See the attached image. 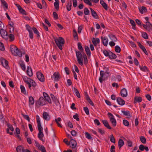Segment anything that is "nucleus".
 Returning a JSON list of instances; mask_svg holds the SVG:
<instances>
[{"mask_svg": "<svg viewBox=\"0 0 152 152\" xmlns=\"http://www.w3.org/2000/svg\"><path fill=\"white\" fill-rule=\"evenodd\" d=\"M54 41L59 48L61 50H62V46L64 43V41L63 38L61 37L58 38H54Z\"/></svg>", "mask_w": 152, "mask_h": 152, "instance_id": "f257e3e1", "label": "nucleus"}, {"mask_svg": "<svg viewBox=\"0 0 152 152\" xmlns=\"http://www.w3.org/2000/svg\"><path fill=\"white\" fill-rule=\"evenodd\" d=\"M10 49L11 53L14 55L19 56V57L22 56L21 52L19 51L18 48L16 46L13 45H11Z\"/></svg>", "mask_w": 152, "mask_h": 152, "instance_id": "f03ea898", "label": "nucleus"}, {"mask_svg": "<svg viewBox=\"0 0 152 152\" xmlns=\"http://www.w3.org/2000/svg\"><path fill=\"white\" fill-rule=\"evenodd\" d=\"M100 75V77L99 78V80L101 83H102L103 80H105L110 75L109 72L107 71L105 72L103 71H101Z\"/></svg>", "mask_w": 152, "mask_h": 152, "instance_id": "7ed1b4c3", "label": "nucleus"}, {"mask_svg": "<svg viewBox=\"0 0 152 152\" xmlns=\"http://www.w3.org/2000/svg\"><path fill=\"white\" fill-rule=\"evenodd\" d=\"M76 54L77 61L79 64L81 65H83V58L82 54L81 53L78 51H77L76 52Z\"/></svg>", "mask_w": 152, "mask_h": 152, "instance_id": "20e7f679", "label": "nucleus"}, {"mask_svg": "<svg viewBox=\"0 0 152 152\" xmlns=\"http://www.w3.org/2000/svg\"><path fill=\"white\" fill-rule=\"evenodd\" d=\"M39 133L38 134V137L42 141H44L43 137L44 135L43 132V129L42 127L38 128Z\"/></svg>", "mask_w": 152, "mask_h": 152, "instance_id": "39448f33", "label": "nucleus"}, {"mask_svg": "<svg viewBox=\"0 0 152 152\" xmlns=\"http://www.w3.org/2000/svg\"><path fill=\"white\" fill-rule=\"evenodd\" d=\"M46 103V101L42 97H40L36 102L37 105H44Z\"/></svg>", "mask_w": 152, "mask_h": 152, "instance_id": "423d86ee", "label": "nucleus"}, {"mask_svg": "<svg viewBox=\"0 0 152 152\" xmlns=\"http://www.w3.org/2000/svg\"><path fill=\"white\" fill-rule=\"evenodd\" d=\"M108 115L110 116V121L111 122L113 126H115L116 125V121L114 118V116H113L112 114L110 113H108Z\"/></svg>", "mask_w": 152, "mask_h": 152, "instance_id": "0eeeda50", "label": "nucleus"}, {"mask_svg": "<svg viewBox=\"0 0 152 152\" xmlns=\"http://www.w3.org/2000/svg\"><path fill=\"white\" fill-rule=\"evenodd\" d=\"M0 33L1 37L4 39L6 40L8 38V35L6 31L3 28L0 30Z\"/></svg>", "mask_w": 152, "mask_h": 152, "instance_id": "6e6552de", "label": "nucleus"}, {"mask_svg": "<svg viewBox=\"0 0 152 152\" xmlns=\"http://www.w3.org/2000/svg\"><path fill=\"white\" fill-rule=\"evenodd\" d=\"M1 62L2 66L7 69H9L10 67L8 65V62L7 61L3 58H1Z\"/></svg>", "mask_w": 152, "mask_h": 152, "instance_id": "1a4fd4ad", "label": "nucleus"}, {"mask_svg": "<svg viewBox=\"0 0 152 152\" xmlns=\"http://www.w3.org/2000/svg\"><path fill=\"white\" fill-rule=\"evenodd\" d=\"M37 78L39 80L42 82L44 81L45 78L44 76L41 72H37Z\"/></svg>", "mask_w": 152, "mask_h": 152, "instance_id": "9d476101", "label": "nucleus"}, {"mask_svg": "<svg viewBox=\"0 0 152 152\" xmlns=\"http://www.w3.org/2000/svg\"><path fill=\"white\" fill-rule=\"evenodd\" d=\"M51 78H53L54 81H57L60 78V75L58 72H55L51 77Z\"/></svg>", "mask_w": 152, "mask_h": 152, "instance_id": "9b49d317", "label": "nucleus"}, {"mask_svg": "<svg viewBox=\"0 0 152 152\" xmlns=\"http://www.w3.org/2000/svg\"><path fill=\"white\" fill-rule=\"evenodd\" d=\"M42 117L44 120L49 121L50 118V116L49 114L46 112H44L42 115Z\"/></svg>", "mask_w": 152, "mask_h": 152, "instance_id": "f8f14e48", "label": "nucleus"}, {"mask_svg": "<svg viewBox=\"0 0 152 152\" xmlns=\"http://www.w3.org/2000/svg\"><path fill=\"white\" fill-rule=\"evenodd\" d=\"M69 145H71V147L72 148H75L77 145L76 141L74 139H72L69 142Z\"/></svg>", "mask_w": 152, "mask_h": 152, "instance_id": "ddd939ff", "label": "nucleus"}, {"mask_svg": "<svg viewBox=\"0 0 152 152\" xmlns=\"http://www.w3.org/2000/svg\"><path fill=\"white\" fill-rule=\"evenodd\" d=\"M112 80L113 81H116V80L121 81V77L120 75L113 76L112 77Z\"/></svg>", "mask_w": 152, "mask_h": 152, "instance_id": "4468645a", "label": "nucleus"}, {"mask_svg": "<svg viewBox=\"0 0 152 152\" xmlns=\"http://www.w3.org/2000/svg\"><path fill=\"white\" fill-rule=\"evenodd\" d=\"M121 96L123 97H126L127 96V90L126 89L124 88L121 90Z\"/></svg>", "mask_w": 152, "mask_h": 152, "instance_id": "2eb2a0df", "label": "nucleus"}, {"mask_svg": "<svg viewBox=\"0 0 152 152\" xmlns=\"http://www.w3.org/2000/svg\"><path fill=\"white\" fill-rule=\"evenodd\" d=\"M117 101L118 103L121 106H123L125 104L124 101L120 97H118L117 99Z\"/></svg>", "mask_w": 152, "mask_h": 152, "instance_id": "dca6fc26", "label": "nucleus"}, {"mask_svg": "<svg viewBox=\"0 0 152 152\" xmlns=\"http://www.w3.org/2000/svg\"><path fill=\"white\" fill-rule=\"evenodd\" d=\"M138 45L140 48L145 53L146 55H148V53L145 47L142 45L139 42H137Z\"/></svg>", "mask_w": 152, "mask_h": 152, "instance_id": "f3484780", "label": "nucleus"}, {"mask_svg": "<svg viewBox=\"0 0 152 152\" xmlns=\"http://www.w3.org/2000/svg\"><path fill=\"white\" fill-rule=\"evenodd\" d=\"M27 75L29 77H31L33 75L32 70L31 67L28 66L27 67Z\"/></svg>", "mask_w": 152, "mask_h": 152, "instance_id": "a211bd4d", "label": "nucleus"}, {"mask_svg": "<svg viewBox=\"0 0 152 152\" xmlns=\"http://www.w3.org/2000/svg\"><path fill=\"white\" fill-rule=\"evenodd\" d=\"M100 2L104 9L106 10H108V6L107 4L102 0H100Z\"/></svg>", "mask_w": 152, "mask_h": 152, "instance_id": "6ab92c4d", "label": "nucleus"}, {"mask_svg": "<svg viewBox=\"0 0 152 152\" xmlns=\"http://www.w3.org/2000/svg\"><path fill=\"white\" fill-rule=\"evenodd\" d=\"M25 150L24 147L21 145L19 146L16 148V151L17 152H24Z\"/></svg>", "mask_w": 152, "mask_h": 152, "instance_id": "aec40b11", "label": "nucleus"}, {"mask_svg": "<svg viewBox=\"0 0 152 152\" xmlns=\"http://www.w3.org/2000/svg\"><path fill=\"white\" fill-rule=\"evenodd\" d=\"M102 122L104 126L107 127L108 129H111V127L110 126L109 124L108 121L106 120H103Z\"/></svg>", "mask_w": 152, "mask_h": 152, "instance_id": "412c9836", "label": "nucleus"}, {"mask_svg": "<svg viewBox=\"0 0 152 152\" xmlns=\"http://www.w3.org/2000/svg\"><path fill=\"white\" fill-rule=\"evenodd\" d=\"M101 39L102 41V42L103 44L105 46H107V44H108V39L106 37H104L103 38L102 37Z\"/></svg>", "mask_w": 152, "mask_h": 152, "instance_id": "4be33fe9", "label": "nucleus"}, {"mask_svg": "<svg viewBox=\"0 0 152 152\" xmlns=\"http://www.w3.org/2000/svg\"><path fill=\"white\" fill-rule=\"evenodd\" d=\"M91 11V14L92 16L95 18L97 19L98 18V16L96 12L93 10L91 8H90Z\"/></svg>", "mask_w": 152, "mask_h": 152, "instance_id": "5701e85b", "label": "nucleus"}, {"mask_svg": "<svg viewBox=\"0 0 152 152\" xmlns=\"http://www.w3.org/2000/svg\"><path fill=\"white\" fill-rule=\"evenodd\" d=\"M124 144V141L121 139H119L118 141V146L120 149Z\"/></svg>", "mask_w": 152, "mask_h": 152, "instance_id": "b1692460", "label": "nucleus"}, {"mask_svg": "<svg viewBox=\"0 0 152 152\" xmlns=\"http://www.w3.org/2000/svg\"><path fill=\"white\" fill-rule=\"evenodd\" d=\"M37 118V127L38 128L42 127L41 125L40 121V119L39 116L38 115L36 116Z\"/></svg>", "mask_w": 152, "mask_h": 152, "instance_id": "393cba45", "label": "nucleus"}, {"mask_svg": "<svg viewBox=\"0 0 152 152\" xmlns=\"http://www.w3.org/2000/svg\"><path fill=\"white\" fill-rule=\"evenodd\" d=\"M34 103V98L32 96H30L29 98V105H33Z\"/></svg>", "mask_w": 152, "mask_h": 152, "instance_id": "a878e982", "label": "nucleus"}, {"mask_svg": "<svg viewBox=\"0 0 152 152\" xmlns=\"http://www.w3.org/2000/svg\"><path fill=\"white\" fill-rule=\"evenodd\" d=\"M73 90L75 94L79 98H80V94L79 93V91L76 88H75L74 87L73 89Z\"/></svg>", "mask_w": 152, "mask_h": 152, "instance_id": "bb28decb", "label": "nucleus"}, {"mask_svg": "<svg viewBox=\"0 0 152 152\" xmlns=\"http://www.w3.org/2000/svg\"><path fill=\"white\" fill-rule=\"evenodd\" d=\"M111 40L113 41L116 42L117 40V38L115 36L112 34H110L109 36Z\"/></svg>", "mask_w": 152, "mask_h": 152, "instance_id": "cd10ccee", "label": "nucleus"}, {"mask_svg": "<svg viewBox=\"0 0 152 152\" xmlns=\"http://www.w3.org/2000/svg\"><path fill=\"white\" fill-rule=\"evenodd\" d=\"M134 103L140 102L142 101V98L141 97L136 96L134 97Z\"/></svg>", "mask_w": 152, "mask_h": 152, "instance_id": "c85d7f7f", "label": "nucleus"}, {"mask_svg": "<svg viewBox=\"0 0 152 152\" xmlns=\"http://www.w3.org/2000/svg\"><path fill=\"white\" fill-rule=\"evenodd\" d=\"M72 6V3L71 1H70V2H68L66 6L67 10L68 11H70L71 9Z\"/></svg>", "mask_w": 152, "mask_h": 152, "instance_id": "c756f323", "label": "nucleus"}, {"mask_svg": "<svg viewBox=\"0 0 152 152\" xmlns=\"http://www.w3.org/2000/svg\"><path fill=\"white\" fill-rule=\"evenodd\" d=\"M116 56L114 53L111 52H110L109 57L111 59H115L116 58Z\"/></svg>", "mask_w": 152, "mask_h": 152, "instance_id": "7c9ffc66", "label": "nucleus"}, {"mask_svg": "<svg viewBox=\"0 0 152 152\" xmlns=\"http://www.w3.org/2000/svg\"><path fill=\"white\" fill-rule=\"evenodd\" d=\"M139 10L140 12L142 14H143L144 12H146L147 11V9L146 8L143 6H142V7H140L139 8Z\"/></svg>", "mask_w": 152, "mask_h": 152, "instance_id": "2f4dec72", "label": "nucleus"}, {"mask_svg": "<svg viewBox=\"0 0 152 152\" xmlns=\"http://www.w3.org/2000/svg\"><path fill=\"white\" fill-rule=\"evenodd\" d=\"M59 1H55L54 3V5L55 8L57 10H58L59 7Z\"/></svg>", "mask_w": 152, "mask_h": 152, "instance_id": "473e14b6", "label": "nucleus"}, {"mask_svg": "<svg viewBox=\"0 0 152 152\" xmlns=\"http://www.w3.org/2000/svg\"><path fill=\"white\" fill-rule=\"evenodd\" d=\"M85 49L87 55L88 56H90L91 52L88 47L87 46H86Z\"/></svg>", "mask_w": 152, "mask_h": 152, "instance_id": "72a5a7b5", "label": "nucleus"}, {"mask_svg": "<svg viewBox=\"0 0 152 152\" xmlns=\"http://www.w3.org/2000/svg\"><path fill=\"white\" fill-rule=\"evenodd\" d=\"M121 112L125 115L128 116H130V112L129 111L122 110Z\"/></svg>", "mask_w": 152, "mask_h": 152, "instance_id": "f704fd0d", "label": "nucleus"}, {"mask_svg": "<svg viewBox=\"0 0 152 152\" xmlns=\"http://www.w3.org/2000/svg\"><path fill=\"white\" fill-rule=\"evenodd\" d=\"M8 37L9 38L10 41L11 42L13 41L15 39V37L14 35L12 34H10L8 36Z\"/></svg>", "mask_w": 152, "mask_h": 152, "instance_id": "c9c22d12", "label": "nucleus"}, {"mask_svg": "<svg viewBox=\"0 0 152 152\" xmlns=\"http://www.w3.org/2000/svg\"><path fill=\"white\" fill-rule=\"evenodd\" d=\"M140 140L143 143L145 144L146 143V139L144 137L141 136L140 137Z\"/></svg>", "mask_w": 152, "mask_h": 152, "instance_id": "e433bc0d", "label": "nucleus"}, {"mask_svg": "<svg viewBox=\"0 0 152 152\" xmlns=\"http://www.w3.org/2000/svg\"><path fill=\"white\" fill-rule=\"evenodd\" d=\"M110 140L112 142L115 143V138L113 134H111L109 137Z\"/></svg>", "mask_w": 152, "mask_h": 152, "instance_id": "4c0bfd02", "label": "nucleus"}, {"mask_svg": "<svg viewBox=\"0 0 152 152\" xmlns=\"http://www.w3.org/2000/svg\"><path fill=\"white\" fill-rule=\"evenodd\" d=\"M86 137L88 139L90 140L92 139V137L91 134L88 133L86 132L85 133Z\"/></svg>", "mask_w": 152, "mask_h": 152, "instance_id": "58836bf2", "label": "nucleus"}, {"mask_svg": "<svg viewBox=\"0 0 152 152\" xmlns=\"http://www.w3.org/2000/svg\"><path fill=\"white\" fill-rule=\"evenodd\" d=\"M20 88L21 92L23 94H26V92L25 87L21 85Z\"/></svg>", "mask_w": 152, "mask_h": 152, "instance_id": "ea45409f", "label": "nucleus"}, {"mask_svg": "<svg viewBox=\"0 0 152 152\" xmlns=\"http://www.w3.org/2000/svg\"><path fill=\"white\" fill-rule=\"evenodd\" d=\"M115 51L117 53H120L121 51L120 47L118 45L115 46Z\"/></svg>", "mask_w": 152, "mask_h": 152, "instance_id": "a19ab883", "label": "nucleus"}, {"mask_svg": "<svg viewBox=\"0 0 152 152\" xmlns=\"http://www.w3.org/2000/svg\"><path fill=\"white\" fill-rule=\"evenodd\" d=\"M32 30H33L34 33L36 34L38 37H39L40 36L38 31L36 28L34 27L32 28Z\"/></svg>", "mask_w": 152, "mask_h": 152, "instance_id": "79ce46f5", "label": "nucleus"}, {"mask_svg": "<svg viewBox=\"0 0 152 152\" xmlns=\"http://www.w3.org/2000/svg\"><path fill=\"white\" fill-rule=\"evenodd\" d=\"M77 45L78 49L80 50L81 52H82L83 50V49L81 43L80 42H78Z\"/></svg>", "mask_w": 152, "mask_h": 152, "instance_id": "37998d69", "label": "nucleus"}, {"mask_svg": "<svg viewBox=\"0 0 152 152\" xmlns=\"http://www.w3.org/2000/svg\"><path fill=\"white\" fill-rule=\"evenodd\" d=\"M87 100L88 101L89 103L92 106H94V103H93L92 101L91 100V99L89 97L87 96Z\"/></svg>", "mask_w": 152, "mask_h": 152, "instance_id": "c03bdc74", "label": "nucleus"}, {"mask_svg": "<svg viewBox=\"0 0 152 152\" xmlns=\"http://www.w3.org/2000/svg\"><path fill=\"white\" fill-rule=\"evenodd\" d=\"M140 69L143 71L145 72L148 70V68L147 67L145 66H140Z\"/></svg>", "mask_w": 152, "mask_h": 152, "instance_id": "a18cd8bd", "label": "nucleus"}, {"mask_svg": "<svg viewBox=\"0 0 152 152\" xmlns=\"http://www.w3.org/2000/svg\"><path fill=\"white\" fill-rule=\"evenodd\" d=\"M123 124L126 126H128L129 125V121L125 120H123Z\"/></svg>", "mask_w": 152, "mask_h": 152, "instance_id": "49530a36", "label": "nucleus"}, {"mask_svg": "<svg viewBox=\"0 0 152 152\" xmlns=\"http://www.w3.org/2000/svg\"><path fill=\"white\" fill-rule=\"evenodd\" d=\"M1 2L3 5L4 6L6 9L8 8V5L7 3L4 0H1Z\"/></svg>", "mask_w": 152, "mask_h": 152, "instance_id": "de8ad7c7", "label": "nucleus"}, {"mask_svg": "<svg viewBox=\"0 0 152 152\" xmlns=\"http://www.w3.org/2000/svg\"><path fill=\"white\" fill-rule=\"evenodd\" d=\"M142 36L145 39H147L148 38V36L147 33L143 32L142 33Z\"/></svg>", "mask_w": 152, "mask_h": 152, "instance_id": "09e8293b", "label": "nucleus"}, {"mask_svg": "<svg viewBox=\"0 0 152 152\" xmlns=\"http://www.w3.org/2000/svg\"><path fill=\"white\" fill-rule=\"evenodd\" d=\"M89 11L86 8L84 9V13L86 15H89Z\"/></svg>", "mask_w": 152, "mask_h": 152, "instance_id": "8fccbe9b", "label": "nucleus"}, {"mask_svg": "<svg viewBox=\"0 0 152 152\" xmlns=\"http://www.w3.org/2000/svg\"><path fill=\"white\" fill-rule=\"evenodd\" d=\"M30 80L31 81V84L32 86L34 87L36 86L37 85L36 83L32 79H30Z\"/></svg>", "mask_w": 152, "mask_h": 152, "instance_id": "3c124183", "label": "nucleus"}, {"mask_svg": "<svg viewBox=\"0 0 152 152\" xmlns=\"http://www.w3.org/2000/svg\"><path fill=\"white\" fill-rule=\"evenodd\" d=\"M84 111L86 114L87 115H89V112L88 108L87 107H84Z\"/></svg>", "mask_w": 152, "mask_h": 152, "instance_id": "603ef678", "label": "nucleus"}, {"mask_svg": "<svg viewBox=\"0 0 152 152\" xmlns=\"http://www.w3.org/2000/svg\"><path fill=\"white\" fill-rule=\"evenodd\" d=\"M26 29L28 31V32L32 31V28L29 25H26Z\"/></svg>", "mask_w": 152, "mask_h": 152, "instance_id": "864d4df0", "label": "nucleus"}, {"mask_svg": "<svg viewBox=\"0 0 152 152\" xmlns=\"http://www.w3.org/2000/svg\"><path fill=\"white\" fill-rule=\"evenodd\" d=\"M20 65L22 69L23 70H25L26 69V67L24 63L23 62H21L20 64Z\"/></svg>", "mask_w": 152, "mask_h": 152, "instance_id": "5fc2aeb1", "label": "nucleus"}, {"mask_svg": "<svg viewBox=\"0 0 152 152\" xmlns=\"http://www.w3.org/2000/svg\"><path fill=\"white\" fill-rule=\"evenodd\" d=\"M84 2L87 4L90 5L91 6L92 4L90 1L89 0H83Z\"/></svg>", "mask_w": 152, "mask_h": 152, "instance_id": "6e6d98bb", "label": "nucleus"}, {"mask_svg": "<svg viewBox=\"0 0 152 152\" xmlns=\"http://www.w3.org/2000/svg\"><path fill=\"white\" fill-rule=\"evenodd\" d=\"M53 100L55 102L56 104V105H58L60 103L59 102L57 98H56L55 99H54V100Z\"/></svg>", "mask_w": 152, "mask_h": 152, "instance_id": "4d7b16f0", "label": "nucleus"}, {"mask_svg": "<svg viewBox=\"0 0 152 152\" xmlns=\"http://www.w3.org/2000/svg\"><path fill=\"white\" fill-rule=\"evenodd\" d=\"M103 53L104 55L106 56H109L110 52H108L106 50H104L103 51Z\"/></svg>", "mask_w": 152, "mask_h": 152, "instance_id": "13d9d810", "label": "nucleus"}, {"mask_svg": "<svg viewBox=\"0 0 152 152\" xmlns=\"http://www.w3.org/2000/svg\"><path fill=\"white\" fill-rule=\"evenodd\" d=\"M4 50V46L3 44L0 42V50L3 51Z\"/></svg>", "mask_w": 152, "mask_h": 152, "instance_id": "bf43d9fd", "label": "nucleus"}, {"mask_svg": "<svg viewBox=\"0 0 152 152\" xmlns=\"http://www.w3.org/2000/svg\"><path fill=\"white\" fill-rule=\"evenodd\" d=\"M53 15L54 18L56 19H58V17L57 14L56 12H53Z\"/></svg>", "mask_w": 152, "mask_h": 152, "instance_id": "052dcab7", "label": "nucleus"}, {"mask_svg": "<svg viewBox=\"0 0 152 152\" xmlns=\"http://www.w3.org/2000/svg\"><path fill=\"white\" fill-rule=\"evenodd\" d=\"M71 133L72 135L73 136H76L77 133L76 131L75 130H73L71 131Z\"/></svg>", "mask_w": 152, "mask_h": 152, "instance_id": "680f3d73", "label": "nucleus"}, {"mask_svg": "<svg viewBox=\"0 0 152 152\" xmlns=\"http://www.w3.org/2000/svg\"><path fill=\"white\" fill-rule=\"evenodd\" d=\"M73 118L75 119H76L77 121H79V119L78 118V115L77 114H76L75 115H73Z\"/></svg>", "mask_w": 152, "mask_h": 152, "instance_id": "e2e57ef3", "label": "nucleus"}, {"mask_svg": "<svg viewBox=\"0 0 152 152\" xmlns=\"http://www.w3.org/2000/svg\"><path fill=\"white\" fill-rule=\"evenodd\" d=\"M45 100L47 101L49 103H51V99H50L49 96H47L46 97H45Z\"/></svg>", "mask_w": 152, "mask_h": 152, "instance_id": "0e129e2a", "label": "nucleus"}, {"mask_svg": "<svg viewBox=\"0 0 152 152\" xmlns=\"http://www.w3.org/2000/svg\"><path fill=\"white\" fill-rule=\"evenodd\" d=\"M145 146L143 145H141L139 147V149L141 151H143L145 149Z\"/></svg>", "mask_w": 152, "mask_h": 152, "instance_id": "69168bd1", "label": "nucleus"}, {"mask_svg": "<svg viewBox=\"0 0 152 152\" xmlns=\"http://www.w3.org/2000/svg\"><path fill=\"white\" fill-rule=\"evenodd\" d=\"M38 149L42 152L45 149V147L42 145H41L38 148Z\"/></svg>", "mask_w": 152, "mask_h": 152, "instance_id": "338daca9", "label": "nucleus"}, {"mask_svg": "<svg viewBox=\"0 0 152 152\" xmlns=\"http://www.w3.org/2000/svg\"><path fill=\"white\" fill-rule=\"evenodd\" d=\"M147 30L148 31H150L151 30H152V25L151 24L150 26L147 27Z\"/></svg>", "mask_w": 152, "mask_h": 152, "instance_id": "774afa93", "label": "nucleus"}]
</instances>
